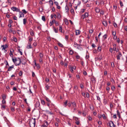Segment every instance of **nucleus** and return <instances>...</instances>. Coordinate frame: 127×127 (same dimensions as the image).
<instances>
[{
	"label": "nucleus",
	"instance_id": "obj_27",
	"mask_svg": "<svg viewBox=\"0 0 127 127\" xmlns=\"http://www.w3.org/2000/svg\"><path fill=\"white\" fill-rule=\"evenodd\" d=\"M11 9L14 11H16V7H13L11 8Z\"/></svg>",
	"mask_w": 127,
	"mask_h": 127
},
{
	"label": "nucleus",
	"instance_id": "obj_42",
	"mask_svg": "<svg viewBox=\"0 0 127 127\" xmlns=\"http://www.w3.org/2000/svg\"><path fill=\"white\" fill-rule=\"evenodd\" d=\"M117 114L118 115V116L119 117H120V112H119V111H118L117 110Z\"/></svg>",
	"mask_w": 127,
	"mask_h": 127
},
{
	"label": "nucleus",
	"instance_id": "obj_57",
	"mask_svg": "<svg viewBox=\"0 0 127 127\" xmlns=\"http://www.w3.org/2000/svg\"><path fill=\"white\" fill-rule=\"evenodd\" d=\"M54 3L57 6L58 5V3L57 2L55 1L54 2Z\"/></svg>",
	"mask_w": 127,
	"mask_h": 127
},
{
	"label": "nucleus",
	"instance_id": "obj_29",
	"mask_svg": "<svg viewBox=\"0 0 127 127\" xmlns=\"http://www.w3.org/2000/svg\"><path fill=\"white\" fill-rule=\"evenodd\" d=\"M15 107H11V109L12 111L13 112L15 111Z\"/></svg>",
	"mask_w": 127,
	"mask_h": 127
},
{
	"label": "nucleus",
	"instance_id": "obj_22",
	"mask_svg": "<svg viewBox=\"0 0 127 127\" xmlns=\"http://www.w3.org/2000/svg\"><path fill=\"white\" fill-rule=\"evenodd\" d=\"M14 66L13 65H12V66L9 67L8 69V71H10L11 70V68H13Z\"/></svg>",
	"mask_w": 127,
	"mask_h": 127
},
{
	"label": "nucleus",
	"instance_id": "obj_61",
	"mask_svg": "<svg viewBox=\"0 0 127 127\" xmlns=\"http://www.w3.org/2000/svg\"><path fill=\"white\" fill-rule=\"evenodd\" d=\"M33 45L34 46H36L37 44L36 43V42H34L33 43Z\"/></svg>",
	"mask_w": 127,
	"mask_h": 127
},
{
	"label": "nucleus",
	"instance_id": "obj_4",
	"mask_svg": "<svg viewBox=\"0 0 127 127\" xmlns=\"http://www.w3.org/2000/svg\"><path fill=\"white\" fill-rule=\"evenodd\" d=\"M40 105V103L38 101H37L35 104V107H38Z\"/></svg>",
	"mask_w": 127,
	"mask_h": 127
},
{
	"label": "nucleus",
	"instance_id": "obj_56",
	"mask_svg": "<svg viewBox=\"0 0 127 127\" xmlns=\"http://www.w3.org/2000/svg\"><path fill=\"white\" fill-rule=\"evenodd\" d=\"M111 66H112V67H114V63H111Z\"/></svg>",
	"mask_w": 127,
	"mask_h": 127
},
{
	"label": "nucleus",
	"instance_id": "obj_3",
	"mask_svg": "<svg viewBox=\"0 0 127 127\" xmlns=\"http://www.w3.org/2000/svg\"><path fill=\"white\" fill-rule=\"evenodd\" d=\"M119 54L117 56V59L118 60H120V58L122 56V55L121 53L120 52H119Z\"/></svg>",
	"mask_w": 127,
	"mask_h": 127
},
{
	"label": "nucleus",
	"instance_id": "obj_24",
	"mask_svg": "<svg viewBox=\"0 0 127 127\" xmlns=\"http://www.w3.org/2000/svg\"><path fill=\"white\" fill-rule=\"evenodd\" d=\"M18 52H19L21 55H22V50L20 49H18Z\"/></svg>",
	"mask_w": 127,
	"mask_h": 127
},
{
	"label": "nucleus",
	"instance_id": "obj_12",
	"mask_svg": "<svg viewBox=\"0 0 127 127\" xmlns=\"http://www.w3.org/2000/svg\"><path fill=\"white\" fill-rule=\"evenodd\" d=\"M19 15H20L19 17H24V14L22 12H19Z\"/></svg>",
	"mask_w": 127,
	"mask_h": 127
},
{
	"label": "nucleus",
	"instance_id": "obj_52",
	"mask_svg": "<svg viewBox=\"0 0 127 127\" xmlns=\"http://www.w3.org/2000/svg\"><path fill=\"white\" fill-rule=\"evenodd\" d=\"M70 11H71V13H72V14L74 12V10L73 9H71L70 10Z\"/></svg>",
	"mask_w": 127,
	"mask_h": 127
},
{
	"label": "nucleus",
	"instance_id": "obj_39",
	"mask_svg": "<svg viewBox=\"0 0 127 127\" xmlns=\"http://www.w3.org/2000/svg\"><path fill=\"white\" fill-rule=\"evenodd\" d=\"M43 55L41 53H40L39 54V56L41 59H42V58L43 57Z\"/></svg>",
	"mask_w": 127,
	"mask_h": 127
},
{
	"label": "nucleus",
	"instance_id": "obj_50",
	"mask_svg": "<svg viewBox=\"0 0 127 127\" xmlns=\"http://www.w3.org/2000/svg\"><path fill=\"white\" fill-rule=\"evenodd\" d=\"M90 109L92 110H93L94 109V107L93 106H90Z\"/></svg>",
	"mask_w": 127,
	"mask_h": 127
},
{
	"label": "nucleus",
	"instance_id": "obj_64",
	"mask_svg": "<svg viewBox=\"0 0 127 127\" xmlns=\"http://www.w3.org/2000/svg\"><path fill=\"white\" fill-rule=\"evenodd\" d=\"M125 30L126 31H127V26H125Z\"/></svg>",
	"mask_w": 127,
	"mask_h": 127
},
{
	"label": "nucleus",
	"instance_id": "obj_6",
	"mask_svg": "<svg viewBox=\"0 0 127 127\" xmlns=\"http://www.w3.org/2000/svg\"><path fill=\"white\" fill-rule=\"evenodd\" d=\"M95 11L97 13H99L100 11V9L97 7H95Z\"/></svg>",
	"mask_w": 127,
	"mask_h": 127
},
{
	"label": "nucleus",
	"instance_id": "obj_41",
	"mask_svg": "<svg viewBox=\"0 0 127 127\" xmlns=\"http://www.w3.org/2000/svg\"><path fill=\"white\" fill-rule=\"evenodd\" d=\"M42 20L44 21H45V17L44 16H42Z\"/></svg>",
	"mask_w": 127,
	"mask_h": 127
},
{
	"label": "nucleus",
	"instance_id": "obj_9",
	"mask_svg": "<svg viewBox=\"0 0 127 127\" xmlns=\"http://www.w3.org/2000/svg\"><path fill=\"white\" fill-rule=\"evenodd\" d=\"M48 126V122H45L44 124L42 126L43 127H47Z\"/></svg>",
	"mask_w": 127,
	"mask_h": 127
},
{
	"label": "nucleus",
	"instance_id": "obj_48",
	"mask_svg": "<svg viewBox=\"0 0 127 127\" xmlns=\"http://www.w3.org/2000/svg\"><path fill=\"white\" fill-rule=\"evenodd\" d=\"M110 52H111V53H112L113 51V49L112 48H110L109 49Z\"/></svg>",
	"mask_w": 127,
	"mask_h": 127
},
{
	"label": "nucleus",
	"instance_id": "obj_10",
	"mask_svg": "<svg viewBox=\"0 0 127 127\" xmlns=\"http://www.w3.org/2000/svg\"><path fill=\"white\" fill-rule=\"evenodd\" d=\"M65 10L66 11V12L67 13L69 11V9L67 5H66L65 7Z\"/></svg>",
	"mask_w": 127,
	"mask_h": 127
},
{
	"label": "nucleus",
	"instance_id": "obj_35",
	"mask_svg": "<svg viewBox=\"0 0 127 127\" xmlns=\"http://www.w3.org/2000/svg\"><path fill=\"white\" fill-rule=\"evenodd\" d=\"M49 2L50 4L52 6L53 5V2L52 0H50L49 1Z\"/></svg>",
	"mask_w": 127,
	"mask_h": 127
},
{
	"label": "nucleus",
	"instance_id": "obj_2",
	"mask_svg": "<svg viewBox=\"0 0 127 127\" xmlns=\"http://www.w3.org/2000/svg\"><path fill=\"white\" fill-rule=\"evenodd\" d=\"M21 62V60L19 58H18L16 59V65H19L20 64Z\"/></svg>",
	"mask_w": 127,
	"mask_h": 127
},
{
	"label": "nucleus",
	"instance_id": "obj_44",
	"mask_svg": "<svg viewBox=\"0 0 127 127\" xmlns=\"http://www.w3.org/2000/svg\"><path fill=\"white\" fill-rule=\"evenodd\" d=\"M41 103L43 104L44 105L45 104V101L43 100H42L41 101Z\"/></svg>",
	"mask_w": 127,
	"mask_h": 127
},
{
	"label": "nucleus",
	"instance_id": "obj_11",
	"mask_svg": "<svg viewBox=\"0 0 127 127\" xmlns=\"http://www.w3.org/2000/svg\"><path fill=\"white\" fill-rule=\"evenodd\" d=\"M74 46L75 47H77V48L78 49L79 48V46H78V45L77 44L76 42H74Z\"/></svg>",
	"mask_w": 127,
	"mask_h": 127
},
{
	"label": "nucleus",
	"instance_id": "obj_14",
	"mask_svg": "<svg viewBox=\"0 0 127 127\" xmlns=\"http://www.w3.org/2000/svg\"><path fill=\"white\" fill-rule=\"evenodd\" d=\"M75 68H76L75 66L71 67V68H70V70L72 72L73 71V69H75Z\"/></svg>",
	"mask_w": 127,
	"mask_h": 127
},
{
	"label": "nucleus",
	"instance_id": "obj_55",
	"mask_svg": "<svg viewBox=\"0 0 127 127\" xmlns=\"http://www.w3.org/2000/svg\"><path fill=\"white\" fill-rule=\"evenodd\" d=\"M6 102L4 100H2V103L3 104H5V103Z\"/></svg>",
	"mask_w": 127,
	"mask_h": 127
},
{
	"label": "nucleus",
	"instance_id": "obj_45",
	"mask_svg": "<svg viewBox=\"0 0 127 127\" xmlns=\"http://www.w3.org/2000/svg\"><path fill=\"white\" fill-rule=\"evenodd\" d=\"M15 83L14 82L12 81L10 82V84L11 85H13L15 84Z\"/></svg>",
	"mask_w": 127,
	"mask_h": 127
},
{
	"label": "nucleus",
	"instance_id": "obj_59",
	"mask_svg": "<svg viewBox=\"0 0 127 127\" xmlns=\"http://www.w3.org/2000/svg\"><path fill=\"white\" fill-rule=\"evenodd\" d=\"M45 81L46 82H48L49 81V80L48 78H46V79Z\"/></svg>",
	"mask_w": 127,
	"mask_h": 127
},
{
	"label": "nucleus",
	"instance_id": "obj_20",
	"mask_svg": "<svg viewBox=\"0 0 127 127\" xmlns=\"http://www.w3.org/2000/svg\"><path fill=\"white\" fill-rule=\"evenodd\" d=\"M80 31L79 30H77L76 31V35H78L80 33Z\"/></svg>",
	"mask_w": 127,
	"mask_h": 127
},
{
	"label": "nucleus",
	"instance_id": "obj_37",
	"mask_svg": "<svg viewBox=\"0 0 127 127\" xmlns=\"http://www.w3.org/2000/svg\"><path fill=\"white\" fill-rule=\"evenodd\" d=\"M107 37V35L106 34H105L103 36V38L104 39H105Z\"/></svg>",
	"mask_w": 127,
	"mask_h": 127
},
{
	"label": "nucleus",
	"instance_id": "obj_1",
	"mask_svg": "<svg viewBox=\"0 0 127 127\" xmlns=\"http://www.w3.org/2000/svg\"><path fill=\"white\" fill-rule=\"evenodd\" d=\"M110 127H115V125L113 123V122L110 121L108 123Z\"/></svg>",
	"mask_w": 127,
	"mask_h": 127
},
{
	"label": "nucleus",
	"instance_id": "obj_36",
	"mask_svg": "<svg viewBox=\"0 0 127 127\" xmlns=\"http://www.w3.org/2000/svg\"><path fill=\"white\" fill-rule=\"evenodd\" d=\"M2 98L3 99V100H5V99L6 98V96L5 95H3L2 96Z\"/></svg>",
	"mask_w": 127,
	"mask_h": 127
},
{
	"label": "nucleus",
	"instance_id": "obj_8",
	"mask_svg": "<svg viewBox=\"0 0 127 127\" xmlns=\"http://www.w3.org/2000/svg\"><path fill=\"white\" fill-rule=\"evenodd\" d=\"M35 124H34V123L32 122L30 123V127H35Z\"/></svg>",
	"mask_w": 127,
	"mask_h": 127
},
{
	"label": "nucleus",
	"instance_id": "obj_46",
	"mask_svg": "<svg viewBox=\"0 0 127 127\" xmlns=\"http://www.w3.org/2000/svg\"><path fill=\"white\" fill-rule=\"evenodd\" d=\"M23 13H24V14H26L27 13V12L25 9H23L22 10Z\"/></svg>",
	"mask_w": 127,
	"mask_h": 127
},
{
	"label": "nucleus",
	"instance_id": "obj_18",
	"mask_svg": "<svg viewBox=\"0 0 127 127\" xmlns=\"http://www.w3.org/2000/svg\"><path fill=\"white\" fill-rule=\"evenodd\" d=\"M16 33H17L19 35H20L22 34V32L19 30H18L17 31H16Z\"/></svg>",
	"mask_w": 127,
	"mask_h": 127
},
{
	"label": "nucleus",
	"instance_id": "obj_23",
	"mask_svg": "<svg viewBox=\"0 0 127 127\" xmlns=\"http://www.w3.org/2000/svg\"><path fill=\"white\" fill-rule=\"evenodd\" d=\"M27 21V20L25 18L23 19V24L24 25H25L26 24V23Z\"/></svg>",
	"mask_w": 127,
	"mask_h": 127
},
{
	"label": "nucleus",
	"instance_id": "obj_54",
	"mask_svg": "<svg viewBox=\"0 0 127 127\" xmlns=\"http://www.w3.org/2000/svg\"><path fill=\"white\" fill-rule=\"evenodd\" d=\"M81 18L83 19H84L85 18H86L83 14L82 15Z\"/></svg>",
	"mask_w": 127,
	"mask_h": 127
},
{
	"label": "nucleus",
	"instance_id": "obj_53",
	"mask_svg": "<svg viewBox=\"0 0 127 127\" xmlns=\"http://www.w3.org/2000/svg\"><path fill=\"white\" fill-rule=\"evenodd\" d=\"M22 74V71H20L19 73V75L20 76H21Z\"/></svg>",
	"mask_w": 127,
	"mask_h": 127
},
{
	"label": "nucleus",
	"instance_id": "obj_19",
	"mask_svg": "<svg viewBox=\"0 0 127 127\" xmlns=\"http://www.w3.org/2000/svg\"><path fill=\"white\" fill-rule=\"evenodd\" d=\"M85 17L86 18L88 17V13L87 12H86L84 14H83Z\"/></svg>",
	"mask_w": 127,
	"mask_h": 127
},
{
	"label": "nucleus",
	"instance_id": "obj_60",
	"mask_svg": "<svg viewBox=\"0 0 127 127\" xmlns=\"http://www.w3.org/2000/svg\"><path fill=\"white\" fill-rule=\"evenodd\" d=\"M68 36L67 35H65V39H66V40H67L68 38Z\"/></svg>",
	"mask_w": 127,
	"mask_h": 127
},
{
	"label": "nucleus",
	"instance_id": "obj_5",
	"mask_svg": "<svg viewBox=\"0 0 127 127\" xmlns=\"http://www.w3.org/2000/svg\"><path fill=\"white\" fill-rule=\"evenodd\" d=\"M1 47L2 48V50H5L6 48H7L8 46L7 45H2Z\"/></svg>",
	"mask_w": 127,
	"mask_h": 127
},
{
	"label": "nucleus",
	"instance_id": "obj_15",
	"mask_svg": "<svg viewBox=\"0 0 127 127\" xmlns=\"http://www.w3.org/2000/svg\"><path fill=\"white\" fill-rule=\"evenodd\" d=\"M55 20H53L52 21L50 22V26H52L53 24L54 23H55Z\"/></svg>",
	"mask_w": 127,
	"mask_h": 127
},
{
	"label": "nucleus",
	"instance_id": "obj_33",
	"mask_svg": "<svg viewBox=\"0 0 127 127\" xmlns=\"http://www.w3.org/2000/svg\"><path fill=\"white\" fill-rule=\"evenodd\" d=\"M49 88V86L48 85H46L45 87V89L46 90H47Z\"/></svg>",
	"mask_w": 127,
	"mask_h": 127
},
{
	"label": "nucleus",
	"instance_id": "obj_58",
	"mask_svg": "<svg viewBox=\"0 0 127 127\" xmlns=\"http://www.w3.org/2000/svg\"><path fill=\"white\" fill-rule=\"evenodd\" d=\"M86 96L87 98L89 97V95L88 93H87L86 94Z\"/></svg>",
	"mask_w": 127,
	"mask_h": 127
},
{
	"label": "nucleus",
	"instance_id": "obj_25",
	"mask_svg": "<svg viewBox=\"0 0 127 127\" xmlns=\"http://www.w3.org/2000/svg\"><path fill=\"white\" fill-rule=\"evenodd\" d=\"M64 22H65V24L68 25V21L66 19H65V20Z\"/></svg>",
	"mask_w": 127,
	"mask_h": 127
},
{
	"label": "nucleus",
	"instance_id": "obj_28",
	"mask_svg": "<svg viewBox=\"0 0 127 127\" xmlns=\"http://www.w3.org/2000/svg\"><path fill=\"white\" fill-rule=\"evenodd\" d=\"M53 30L55 33H57L58 32V29H56L55 28H53Z\"/></svg>",
	"mask_w": 127,
	"mask_h": 127
},
{
	"label": "nucleus",
	"instance_id": "obj_26",
	"mask_svg": "<svg viewBox=\"0 0 127 127\" xmlns=\"http://www.w3.org/2000/svg\"><path fill=\"white\" fill-rule=\"evenodd\" d=\"M12 50L10 51V55L11 57L13 56L12 52H13L14 51L12 49Z\"/></svg>",
	"mask_w": 127,
	"mask_h": 127
},
{
	"label": "nucleus",
	"instance_id": "obj_43",
	"mask_svg": "<svg viewBox=\"0 0 127 127\" xmlns=\"http://www.w3.org/2000/svg\"><path fill=\"white\" fill-rule=\"evenodd\" d=\"M120 4L121 7H122L123 6V4L122 2L121 1H120Z\"/></svg>",
	"mask_w": 127,
	"mask_h": 127
},
{
	"label": "nucleus",
	"instance_id": "obj_40",
	"mask_svg": "<svg viewBox=\"0 0 127 127\" xmlns=\"http://www.w3.org/2000/svg\"><path fill=\"white\" fill-rule=\"evenodd\" d=\"M83 74L85 76H86L87 74L86 72L85 71H84Z\"/></svg>",
	"mask_w": 127,
	"mask_h": 127
},
{
	"label": "nucleus",
	"instance_id": "obj_16",
	"mask_svg": "<svg viewBox=\"0 0 127 127\" xmlns=\"http://www.w3.org/2000/svg\"><path fill=\"white\" fill-rule=\"evenodd\" d=\"M91 80L93 83H95V79L93 77L91 78Z\"/></svg>",
	"mask_w": 127,
	"mask_h": 127
},
{
	"label": "nucleus",
	"instance_id": "obj_21",
	"mask_svg": "<svg viewBox=\"0 0 127 127\" xmlns=\"http://www.w3.org/2000/svg\"><path fill=\"white\" fill-rule=\"evenodd\" d=\"M72 108L75 107L76 106V104L75 103L73 102L72 103Z\"/></svg>",
	"mask_w": 127,
	"mask_h": 127
},
{
	"label": "nucleus",
	"instance_id": "obj_17",
	"mask_svg": "<svg viewBox=\"0 0 127 127\" xmlns=\"http://www.w3.org/2000/svg\"><path fill=\"white\" fill-rule=\"evenodd\" d=\"M11 40L12 41H14L15 42H16V38L14 36H13V38H11Z\"/></svg>",
	"mask_w": 127,
	"mask_h": 127
},
{
	"label": "nucleus",
	"instance_id": "obj_34",
	"mask_svg": "<svg viewBox=\"0 0 127 127\" xmlns=\"http://www.w3.org/2000/svg\"><path fill=\"white\" fill-rule=\"evenodd\" d=\"M67 101H65L64 103V106L65 107H66V106L67 104Z\"/></svg>",
	"mask_w": 127,
	"mask_h": 127
},
{
	"label": "nucleus",
	"instance_id": "obj_31",
	"mask_svg": "<svg viewBox=\"0 0 127 127\" xmlns=\"http://www.w3.org/2000/svg\"><path fill=\"white\" fill-rule=\"evenodd\" d=\"M69 54L71 55H72L73 54V52L72 50H70L69 51Z\"/></svg>",
	"mask_w": 127,
	"mask_h": 127
},
{
	"label": "nucleus",
	"instance_id": "obj_13",
	"mask_svg": "<svg viewBox=\"0 0 127 127\" xmlns=\"http://www.w3.org/2000/svg\"><path fill=\"white\" fill-rule=\"evenodd\" d=\"M102 23L104 26H106L107 25V23L106 21H103Z\"/></svg>",
	"mask_w": 127,
	"mask_h": 127
},
{
	"label": "nucleus",
	"instance_id": "obj_63",
	"mask_svg": "<svg viewBox=\"0 0 127 127\" xmlns=\"http://www.w3.org/2000/svg\"><path fill=\"white\" fill-rule=\"evenodd\" d=\"M114 25L115 27H117V25L116 23H114Z\"/></svg>",
	"mask_w": 127,
	"mask_h": 127
},
{
	"label": "nucleus",
	"instance_id": "obj_7",
	"mask_svg": "<svg viewBox=\"0 0 127 127\" xmlns=\"http://www.w3.org/2000/svg\"><path fill=\"white\" fill-rule=\"evenodd\" d=\"M29 45H28L26 47L28 49L32 48L31 45V43H28Z\"/></svg>",
	"mask_w": 127,
	"mask_h": 127
},
{
	"label": "nucleus",
	"instance_id": "obj_62",
	"mask_svg": "<svg viewBox=\"0 0 127 127\" xmlns=\"http://www.w3.org/2000/svg\"><path fill=\"white\" fill-rule=\"evenodd\" d=\"M97 100H98L99 101H100V98L98 96H97Z\"/></svg>",
	"mask_w": 127,
	"mask_h": 127
},
{
	"label": "nucleus",
	"instance_id": "obj_38",
	"mask_svg": "<svg viewBox=\"0 0 127 127\" xmlns=\"http://www.w3.org/2000/svg\"><path fill=\"white\" fill-rule=\"evenodd\" d=\"M100 11V14H101L103 15L104 14V11H102V10H101V11Z\"/></svg>",
	"mask_w": 127,
	"mask_h": 127
},
{
	"label": "nucleus",
	"instance_id": "obj_47",
	"mask_svg": "<svg viewBox=\"0 0 127 127\" xmlns=\"http://www.w3.org/2000/svg\"><path fill=\"white\" fill-rule=\"evenodd\" d=\"M12 61H13V62L14 63H15V62H16V59L15 58V59H14L13 58H12Z\"/></svg>",
	"mask_w": 127,
	"mask_h": 127
},
{
	"label": "nucleus",
	"instance_id": "obj_51",
	"mask_svg": "<svg viewBox=\"0 0 127 127\" xmlns=\"http://www.w3.org/2000/svg\"><path fill=\"white\" fill-rule=\"evenodd\" d=\"M102 117L104 119H105L106 118V117H105V115L104 114H103L102 115Z\"/></svg>",
	"mask_w": 127,
	"mask_h": 127
},
{
	"label": "nucleus",
	"instance_id": "obj_49",
	"mask_svg": "<svg viewBox=\"0 0 127 127\" xmlns=\"http://www.w3.org/2000/svg\"><path fill=\"white\" fill-rule=\"evenodd\" d=\"M46 100L48 102H50V100L48 98L46 97Z\"/></svg>",
	"mask_w": 127,
	"mask_h": 127
},
{
	"label": "nucleus",
	"instance_id": "obj_32",
	"mask_svg": "<svg viewBox=\"0 0 127 127\" xmlns=\"http://www.w3.org/2000/svg\"><path fill=\"white\" fill-rule=\"evenodd\" d=\"M59 30L60 31L62 32V27L60 25V26Z\"/></svg>",
	"mask_w": 127,
	"mask_h": 127
},
{
	"label": "nucleus",
	"instance_id": "obj_30",
	"mask_svg": "<svg viewBox=\"0 0 127 127\" xmlns=\"http://www.w3.org/2000/svg\"><path fill=\"white\" fill-rule=\"evenodd\" d=\"M58 44L59 46L61 47H62L63 46V45L60 42H59Z\"/></svg>",
	"mask_w": 127,
	"mask_h": 127
}]
</instances>
